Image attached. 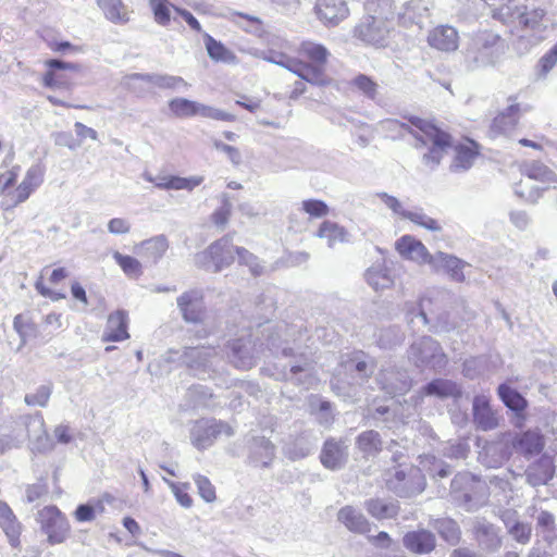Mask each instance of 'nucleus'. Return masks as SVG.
Returning a JSON list of instances; mask_svg holds the SVG:
<instances>
[{
  "instance_id": "35",
  "label": "nucleus",
  "mask_w": 557,
  "mask_h": 557,
  "mask_svg": "<svg viewBox=\"0 0 557 557\" xmlns=\"http://www.w3.org/2000/svg\"><path fill=\"white\" fill-rule=\"evenodd\" d=\"M431 297H422L418 302L407 301L404 305V312L409 325L414 324L416 319H419L422 325H428L433 321L429 315L431 307L433 306Z\"/></svg>"
},
{
  "instance_id": "41",
  "label": "nucleus",
  "mask_w": 557,
  "mask_h": 557,
  "mask_svg": "<svg viewBox=\"0 0 557 557\" xmlns=\"http://www.w3.org/2000/svg\"><path fill=\"white\" fill-rule=\"evenodd\" d=\"M315 236L325 239L330 248L338 243L348 242V232L336 222L323 221L315 233Z\"/></svg>"
},
{
  "instance_id": "9",
  "label": "nucleus",
  "mask_w": 557,
  "mask_h": 557,
  "mask_svg": "<svg viewBox=\"0 0 557 557\" xmlns=\"http://www.w3.org/2000/svg\"><path fill=\"white\" fill-rule=\"evenodd\" d=\"M168 106L172 115L178 119H187L199 115L216 121H235L234 114L186 98H174L169 101Z\"/></svg>"
},
{
  "instance_id": "1",
  "label": "nucleus",
  "mask_w": 557,
  "mask_h": 557,
  "mask_svg": "<svg viewBox=\"0 0 557 557\" xmlns=\"http://www.w3.org/2000/svg\"><path fill=\"white\" fill-rule=\"evenodd\" d=\"M410 125L395 119H387L380 122V127L392 138L403 137L411 134L416 140V147H426L429 150L422 156L423 164L434 170L450 146V136L420 117H410Z\"/></svg>"
},
{
  "instance_id": "16",
  "label": "nucleus",
  "mask_w": 557,
  "mask_h": 557,
  "mask_svg": "<svg viewBox=\"0 0 557 557\" xmlns=\"http://www.w3.org/2000/svg\"><path fill=\"white\" fill-rule=\"evenodd\" d=\"M255 55L290 71L292 73L299 76L302 81L317 82L319 78L318 72L313 71L311 67L305 66L302 61L292 58L286 53L269 50L255 53Z\"/></svg>"
},
{
  "instance_id": "20",
  "label": "nucleus",
  "mask_w": 557,
  "mask_h": 557,
  "mask_svg": "<svg viewBox=\"0 0 557 557\" xmlns=\"http://www.w3.org/2000/svg\"><path fill=\"white\" fill-rule=\"evenodd\" d=\"M508 101V107L492 121L490 127V134L492 137H496L498 135H508L516 128L518 124L522 109L515 99L509 98Z\"/></svg>"
},
{
  "instance_id": "42",
  "label": "nucleus",
  "mask_w": 557,
  "mask_h": 557,
  "mask_svg": "<svg viewBox=\"0 0 557 557\" xmlns=\"http://www.w3.org/2000/svg\"><path fill=\"white\" fill-rule=\"evenodd\" d=\"M205 45L208 55L215 62L226 64H237L238 60L235 53L225 47L221 41L215 40L209 34H205Z\"/></svg>"
},
{
  "instance_id": "37",
  "label": "nucleus",
  "mask_w": 557,
  "mask_h": 557,
  "mask_svg": "<svg viewBox=\"0 0 557 557\" xmlns=\"http://www.w3.org/2000/svg\"><path fill=\"white\" fill-rule=\"evenodd\" d=\"M364 508L370 516L377 520L392 519L398 515L397 502L371 498L364 502Z\"/></svg>"
},
{
  "instance_id": "57",
  "label": "nucleus",
  "mask_w": 557,
  "mask_h": 557,
  "mask_svg": "<svg viewBox=\"0 0 557 557\" xmlns=\"http://www.w3.org/2000/svg\"><path fill=\"white\" fill-rule=\"evenodd\" d=\"M350 85L369 99L374 100L377 96V84L364 74L354 77Z\"/></svg>"
},
{
  "instance_id": "15",
  "label": "nucleus",
  "mask_w": 557,
  "mask_h": 557,
  "mask_svg": "<svg viewBox=\"0 0 557 557\" xmlns=\"http://www.w3.org/2000/svg\"><path fill=\"white\" fill-rule=\"evenodd\" d=\"M392 22L369 14L356 28V35L361 40L374 45L384 46L392 30Z\"/></svg>"
},
{
  "instance_id": "50",
  "label": "nucleus",
  "mask_w": 557,
  "mask_h": 557,
  "mask_svg": "<svg viewBox=\"0 0 557 557\" xmlns=\"http://www.w3.org/2000/svg\"><path fill=\"white\" fill-rule=\"evenodd\" d=\"M498 395L511 410L521 411L527 407V400L516 389L506 384L499 385Z\"/></svg>"
},
{
  "instance_id": "33",
  "label": "nucleus",
  "mask_w": 557,
  "mask_h": 557,
  "mask_svg": "<svg viewBox=\"0 0 557 557\" xmlns=\"http://www.w3.org/2000/svg\"><path fill=\"white\" fill-rule=\"evenodd\" d=\"M26 429L29 440L34 442V449L45 451L52 448V443L45 430V421L41 414L27 417Z\"/></svg>"
},
{
  "instance_id": "24",
  "label": "nucleus",
  "mask_w": 557,
  "mask_h": 557,
  "mask_svg": "<svg viewBox=\"0 0 557 557\" xmlns=\"http://www.w3.org/2000/svg\"><path fill=\"white\" fill-rule=\"evenodd\" d=\"M144 81L159 89L182 90L187 89L189 84L181 76L170 74H139L134 73L126 76L127 84L133 81Z\"/></svg>"
},
{
  "instance_id": "27",
  "label": "nucleus",
  "mask_w": 557,
  "mask_h": 557,
  "mask_svg": "<svg viewBox=\"0 0 557 557\" xmlns=\"http://www.w3.org/2000/svg\"><path fill=\"white\" fill-rule=\"evenodd\" d=\"M128 313L125 310H116L108 317L107 325L102 334V342H122L129 338Z\"/></svg>"
},
{
  "instance_id": "60",
  "label": "nucleus",
  "mask_w": 557,
  "mask_h": 557,
  "mask_svg": "<svg viewBox=\"0 0 557 557\" xmlns=\"http://www.w3.org/2000/svg\"><path fill=\"white\" fill-rule=\"evenodd\" d=\"M194 481L198 488V494L205 502L212 503L215 500V488L207 476L195 474Z\"/></svg>"
},
{
  "instance_id": "10",
  "label": "nucleus",
  "mask_w": 557,
  "mask_h": 557,
  "mask_svg": "<svg viewBox=\"0 0 557 557\" xmlns=\"http://www.w3.org/2000/svg\"><path fill=\"white\" fill-rule=\"evenodd\" d=\"M37 520L41 531L47 535L49 544H61L69 537L70 523L57 506L44 507L38 511Z\"/></svg>"
},
{
  "instance_id": "31",
  "label": "nucleus",
  "mask_w": 557,
  "mask_h": 557,
  "mask_svg": "<svg viewBox=\"0 0 557 557\" xmlns=\"http://www.w3.org/2000/svg\"><path fill=\"white\" fill-rule=\"evenodd\" d=\"M466 263L459 258L448 255L445 252H437L432 257L430 267L434 271H445L456 282L465 281V274L462 272Z\"/></svg>"
},
{
  "instance_id": "38",
  "label": "nucleus",
  "mask_w": 557,
  "mask_h": 557,
  "mask_svg": "<svg viewBox=\"0 0 557 557\" xmlns=\"http://www.w3.org/2000/svg\"><path fill=\"white\" fill-rule=\"evenodd\" d=\"M320 459L325 468L334 470L345 462L346 451L341 443L329 440L324 444Z\"/></svg>"
},
{
  "instance_id": "7",
  "label": "nucleus",
  "mask_w": 557,
  "mask_h": 557,
  "mask_svg": "<svg viewBox=\"0 0 557 557\" xmlns=\"http://www.w3.org/2000/svg\"><path fill=\"white\" fill-rule=\"evenodd\" d=\"M386 486L399 497H412L422 493L426 482L422 470L407 466L394 469L386 478Z\"/></svg>"
},
{
  "instance_id": "46",
  "label": "nucleus",
  "mask_w": 557,
  "mask_h": 557,
  "mask_svg": "<svg viewBox=\"0 0 557 557\" xmlns=\"http://www.w3.org/2000/svg\"><path fill=\"white\" fill-rule=\"evenodd\" d=\"M474 532L481 545L488 549H495L500 546V539L497 529L485 521L476 522Z\"/></svg>"
},
{
  "instance_id": "26",
  "label": "nucleus",
  "mask_w": 557,
  "mask_h": 557,
  "mask_svg": "<svg viewBox=\"0 0 557 557\" xmlns=\"http://www.w3.org/2000/svg\"><path fill=\"white\" fill-rule=\"evenodd\" d=\"M428 42L440 51H455L459 45L458 32L453 26L440 25L429 33Z\"/></svg>"
},
{
  "instance_id": "6",
  "label": "nucleus",
  "mask_w": 557,
  "mask_h": 557,
  "mask_svg": "<svg viewBox=\"0 0 557 557\" xmlns=\"http://www.w3.org/2000/svg\"><path fill=\"white\" fill-rule=\"evenodd\" d=\"M408 359L421 370H441L447 364L442 346L430 336H422L410 345Z\"/></svg>"
},
{
  "instance_id": "23",
  "label": "nucleus",
  "mask_w": 557,
  "mask_h": 557,
  "mask_svg": "<svg viewBox=\"0 0 557 557\" xmlns=\"http://www.w3.org/2000/svg\"><path fill=\"white\" fill-rule=\"evenodd\" d=\"M318 18L329 26H335L348 16V8L344 0H317Z\"/></svg>"
},
{
  "instance_id": "32",
  "label": "nucleus",
  "mask_w": 557,
  "mask_h": 557,
  "mask_svg": "<svg viewBox=\"0 0 557 557\" xmlns=\"http://www.w3.org/2000/svg\"><path fill=\"white\" fill-rule=\"evenodd\" d=\"M169 248L168 239L164 235L154 236L141 242L135 247V253L141 257L147 263L156 264Z\"/></svg>"
},
{
  "instance_id": "17",
  "label": "nucleus",
  "mask_w": 557,
  "mask_h": 557,
  "mask_svg": "<svg viewBox=\"0 0 557 557\" xmlns=\"http://www.w3.org/2000/svg\"><path fill=\"white\" fill-rule=\"evenodd\" d=\"M143 178L146 182L154 184V186L162 190H187L191 191L203 182V176L195 175L189 177H182L177 175H158L153 176L149 172L143 173Z\"/></svg>"
},
{
  "instance_id": "54",
  "label": "nucleus",
  "mask_w": 557,
  "mask_h": 557,
  "mask_svg": "<svg viewBox=\"0 0 557 557\" xmlns=\"http://www.w3.org/2000/svg\"><path fill=\"white\" fill-rule=\"evenodd\" d=\"M113 259L121 267L123 272L129 277H138L143 273L140 262L131 256L122 255L119 251L113 253Z\"/></svg>"
},
{
  "instance_id": "52",
  "label": "nucleus",
  "mask_w": 557,
  "mask_h": 557,
  "mask_svg": "<svg viewBox=\"0 0 557 557\" xmlns=\"http://www.w3.org/2000/svg\"><path fill=\"white\" fill-rule=\"evenodd\" d=\"M357 445L362 453L367 455H373L381 450L382 441L380 438V434L376 431L370 430L362 432L358 436Z\"/></svg>"
},
{
  "instance_id": "48",
  "label": "nucleus",
  "mask_w": 557,
  "mask_h": 557,
  "mask_svg": "<svg viewBox=\"0 0 557 557\" xmlns=\"http://www.w3.org/2000/svg\"><path fill=\"white\" fill-rule=\"evenodd\" d=\"M395 2L396 0H367L364 9L368 14L392 22L395 16Z\"/></svg>"
},
{
  "instance_id": "29",
  "label": "nucleus",
  "mask_w": 557,
  "mask_h": 557,
  "mask_svg": "<svg viewBox=\"0 0 557 557\" xmlns=\"http://www.w3.org/2000/svg\"><path fill=\"white\" fill-rule=\"evenodd\" d=\"M337 521L356 534H367L371 530V523L366 516L350 505H346L338 510Z\"/></svg>"
},
{
  "instance_id": "39",
  "label": "nucleus",
  "mask_w": 557,
  "mask_h": 557,
  "mask_svg": "<svg viewBox=\"0 0 557 557\" xmlns=\"http://www.w3.org/2000/svg\"><path fill=\"white\" fill-rule=\"evenodd\" d=\"M423 393L428 396H436L440 398L459 397L461 396V388L454 381L436 379L423 387Z\"/></svg>"
},
{
  "instance_id": "18",
  "label": "nucleus",
  "mask_w": 557,
  "mask_h": 557,
  "mask_svg": "<svg viewBox=\"0 0 557 557\" xmlns=\"http://www.w3.org/2000/svg\"><path fill=\"white\" fill-rule=\"evenodd\" d=\"M376 382L380 388L391 396L403 395L411 387V380L407 372L395 368L381 370Z\"/></svg>"
},
{
  "instance_id": "49",
  "label": "nucleus",
  "mask_w": 557,
  "mask_h": 557,
  "mask_svg": "<svg viewBox=\"0 0 557 557\" xmlns=\"http://www.w3.org/2000/svg\"><path fill=\"white\" fill-rule=\"evenodd\" d=\"M312 448L313 445L308 438L299 437L284 447V454L288 459L296 461L309 456Z\"/></svg>"
},
{
  "instance_id": "11",
  "label": "nucleus",
  "mask_w": 557,
  "mask_h": 557,
  "mask_svg": "<svg viewBox=\"0 0 557 557\" xmlns=\"http://www.w3.org/2000/svg\"><path fill=\"white\" fill-rule=\"evenodd\" d=\"M221 435L231 437L234 435V430L230 424L215 419L197 420L190 428L191 444L199 450L212 446Z\"/></svg>"
},
{
  "instance_id": "14",
  "label": "nucleus",
  "mask_w": 557,
  "mask_h": 557,
  "mask_svg": "<svg viewBox=\"0 0 557 557\" xmlns=\"http://www.w3.org/2000/svg\"><path fill=\"white\" fill-rule=\"evenodd\" d=\"M298 53L308 59L310 63L304 62L302 64L305 66L311 67L313 71L318 72L319 78L317 82H309L313 85H325L329 83V78L325 75V64L327 62V59L330 57V51L326 47H324L321 44L311 41V40H304L300 42L298 47Z\"/></svg>"
},
{
  "instance_id": "36",
  "label": "nucleus",
  "mask_w": 557,
  "mask_h": 557,
  "mask_svg": "<svg viewBox=\"0 0 557 557\" xmlns=\"http://www.w3.org/2000/svg\"><path fill=\"white\" fill-rule=\"evenodd\" d=\"M428 8L422 0L406 2L397 13L398 23L404 27L420 25Z\"/></svg>"
},
{
  "instance_id": "3",
  "label": "nucleus",
  "mask_w": 557,
  "mask_h": 557,
  "mask_svg": "<svg viewBox=\"0 0 557 557\" xmlns=\"http://www.w3.org/2000/svg\"><path fill=\"white\" fill-rule=\"evenodd\" d=\"M504 53V44L499 35L481 32L473 35L465 50V66L468 71H476L493 66Z\"/></svg>"
},
{
  "instance_id": "55",
  "label": "nucleus",
  "mask_w": 557,
  "mask_h": 557,
  "mask_svg": "<svg viewBox=\"0 0 557 557\" xmlns=\"http://www.w3.org/2000/svg\"><path fill=\"white\" fill-rule=\"evenodd\" d=\"M434 528L448 543L455 545L460 539V530L457 523L450 519H442L435 522Z\"/></svg>"
},
{
  "instance_id": "28",
  "label": "nucleus",
  "mask_w": 557,
  "mask_h": 557,
  "mask_svg": "<svg viewBox=\"0 0 557 557\" xmlns=\"http://www.w3.org/2000/svg\"><path fill=\"white\" fill-rule=\"evenodd\" d=\"M403 544L409 552L417 555L431 553L436 546L435 535L428 530L420 529L405 534Z\"/></svg>"
},
{
  "instance_id": "40",
  "label": "nucleus",
  "mask_w": 557,
  "mask_h": 557,
  "mask_svg": "<svg viewBox=\"0 0 557 557\" xmlns=\"http://www.w3.org/2000/svg\"><path fill=\"white\" fill-rule=\"evenodd\" d=\"M0 527L4 531L12 546L18 543L21 525L11 508L0 500Z\"/></svg>"
},
{
  "instance_id": "58",
  "label": "nucleus",
  "mask_w": 557,
  "mask_h": 557,
  "mask_svg": "<svg viewBox=\"0 0 557 557\" xmlns=\"http://www.w3.org/2000/svg\"><path fill=\"white\" fill-rule=\"evenodd\" d=\"M511 512L506 513L505 523L509 531V533L520 543H525L530 539L531 528L529 524L520 523L516 520H512L509 516Z\"/></svg>"
},
{
  "instance_id": "34",
  "label": "nucleus",
  "mask_w": 557,
  "mask_h": 557,
  "mask_svg": "<svg viewBox=\"0 0 557 557\" xmlns=\"http://www.w3.org/2000/svg\"><path fill=\"white\" fill-rule=\"evenodd\" d=\"M478 156V145L473 140L456 146L455 157L450 163V171L463 172L469 170Z\"/></svg>"
},
{
  "instance_id": "5",
  "label": "nucleus",
  "mask_w": 557,
  "mask_h": 557,
  "mask_svg": "<svg viewBox=\"0 0 557 557\" xmlns=\"http://www.w3.org/2000/svg\"><path fill=\"white\" fill-rule=\"evenodd\" d=\"M237 256V246L230 235L212 243L206 250L195 256V263L208 271L220 272L230 267Z\"/></svg>"
},
{
  "instance_id": "47",
  "label": "nucleus",
  "mask_w": 557,
  "mask_h": 557,
  "mask_svg": "<svg viewBox=\"0 0 557 557\" xmlns=\"http://www.w3.org/2000/svg\"><path fill=\"white\" fill-rule=\"evenodd\" d=\"M544 445L543 436L535 431L524 432L516 442V447L527 455L539 454L543 449Z\"/></svg>"
},
{
  "instance_id": "2",
  "label": "nucleus",
  "mask_w": 557,
  "mask_h": 557,
  "mask_svg": "<svg viewBox=\"0 0 557 557\" xmlns=\"http://www.w3.org/2000/svg\"><path fill=\"white\" fill-rule=\"evenodd\" d=\"M267 346L268 349L276 356L281 354L283 357L299 358L298 361L289 364L288 370H284L281 373V379L301 385L306 389L317 383L318 380L313 373L312 360L296 342L294 343V347L288 346L287 343L283 345L281 335L272 334L268 337Z\"/></svg>"
},
{
  "instance_id": "62",
  "label": "nucleus",
  "mask_w": 557,
  "mask_h": 557,
  "mask_svg": "<svg viewBox=\"0 0 557 557\" xmlns=\"http://www.w3.org/2000/svg\"><path fill=\"white\" fill-rule=\"evenodd\" d=\"M300 210L308 213L311 218H322L329 213L327 205L317 199L304 200L300 203Z\"/></svg>"
},
{
  "instance_id": "45",
  "label": "nucleus",
  "mask_w": 557,
  "mask_h": 557,
  "mask_svg": "<svg viewBox=\"0 0 557 557\" xmlns=\"http://www.w3.org/2000/svg\"><path fill=\"white\" fill-rule=\"evenodd\" d=\"M523 174L533 181H539L544 184L557 183V174L542 162L533 161L524 165Z\"/></svg>"
},
{
  "instance_id": "8",
  "label": "nucleus",
  "mask_w": 557,
  "mask_h": 557,
  "mask_svg": "<svg viewBox=\"0 0 557 557\" xmlns=\"http://www.w3.org/2000/svg\"><path fill=\"white\" fill-rule=\"evenodd\" d=\"M544 15V10L533 5H504L494 11V18L502 23L531 30L540 27Z\"/></svg>"
},
{
  "instance_id": "22",
  "label": "nucleus",
  "mask_w": 557,
  "mask_h": 557,
  "mask_svg": "<svg viewBox=\"0 0 557 557\" xmlns=\"http://www.w3.org/2000/svg\"><path fill=\"white\" fill-rule=\"evenodd\" d=\"M248 449L249 463L256 468H269L275 457V446L264 436L253 437Z\"/></svg>"
},
{
  "instance_id": "43",
  "label": "nucleus",
  "mask_w": 557,
  "mask_h": 557,
  "mask_svg": "<svg viewBox=\"0 0 557 557\" xmlns=\"http://www.w3.org/2000/svg\"><path fill=\"white\" fill-rule=\"evenodd\" d=\"M107 20L114 24H125L129 21L128 12L122 0H96Z\"/></svg>"
},
{
  "instance_id": "56",
  "label": "nucleus",
  "mask_w": 557,
  "mask_h": 557,
  "mask_svg": "<svg viewBox=\"0 0 557 557\" xmlns=\"http://www.w3.org/2000/svg\"><path fill=\"white\" fill-rule=\"evenodd\" d=\"M435 304L431 307V311L429 313L430 317L433 318V321L429 323L430 331L435 333L449 332L455 329V324L449 320V313L447 312H438L437 308H435Z\"/></svg>"
},
{
  "instance_id": "64",
  "label": "nucleus",
  "mask_w": 557,
  "mask_h": 557,
  "mask_svg": "<svg viewBox=\"0 0 557 557\" xmlns=\"http://www.w3.org/2000/svg\"><path fill=\"white\" fill-rule=\"evenodd\" d=\"M51 395V387L48 385L39 386L35 393L25 395V403L28 406L45 407Z\"/></svg>"
},
{
  "instance_id": "61",
  "label": "nucleus",
  "mask_w": 557,
  "mask_h": 557,
  "mask_svg": "<svg viewBox=\"0 0 557 557\" xmlns=\"http://www.w3.org/2000/svg\"><path fill=\"white\" fill-rule=\"evenodd\" d=\"M554 474V470L549 462L543 466L541 473H537L536 468H530L527 471V480L532 486L546 484Z\"/></svg>"
},
{
  "instance_id": "21",
  "label": "nucleus",
  "mask_w": 557,
  "mask_h": 557,
  "mask_svg": "<svg viewBox=\"0 0 557 557\" xmlns=\"http://www.w3.org/2000/svg\"><path fill=\"white\" fill-rule=\"evenodd\" d=\"M203 295L200 289H190L177 298L183 319L187 322L197 323L203 318Z\"/></svg>"
},
{
  "instance_id": "25",
  "label": "nucleus",
  "mask_w": 557,
  "mask_h": 557,
  "mask_svg": "<svg viewBox=\"0 0 557 557\" xmlns=\"http://www.w3.org/2000/svg\"><path fill=\"white\" fill-rule=\"evenodd\" d=\"M473 421L475 425L483 430L488 431L497 428L498 418L495 411L490 406V397L486 395H478L472 404Z\"/></svg>"
},
{
  "instance_id": "44",
  "label": "nucleus",
  "mask_w": 557,
  "mask_h": 557,
  "mask_svg": "<svg viewBox=\"0 0 557 557\" xmlns=\"http://www.w3.org/2000/svg\"><path fill=\"white\" fill-rule=\"evenodd\" d=\"M368 284L375 290L385 289L393 285V277L383 263H375L364 274Z\"/></svg>"
},
{
  "instance_id": "19",
  "label": "nucleus",
  "mask_w": 557,
  "mask_h": 557,
  "mask_svg": "<svg viewBox=\"0 0 557 557\" xmlns=\"http://www.w3.org/2000/svg\"><path fill=\"white\" fill-rule=\"evenodd\" d=\"M395 248L398 253L410 261H413L418 264H429L431 263L432 257L428 250V248L422 244V242L418 240L411 235H404L395 243Z\"/></svg>"
},
{
  "instance_id": "30",
  "label": "nucleus",
  "mask_w": 557,
  "mask_h": 557,
  "mask_svg": "<svg viewBox=\"0 0 557 557\" xmlns=\"http://www.w3.org/2000/svg\"><path fill=\"white\" fill-rule=\"evenodd\" d=\"M44 175L45 168L42 164L37 163L32 165L27 170L24 180L14 191V205L25 201L30 194L41 185L44 182Z\"/></svg>"
},
{
  "instance_id": "51",
  "label": "nucleus",
  "mask_w": 557,
  "mask_h": 557,
  "mask_svg": "<svg viewBox=\"0 0 557 557\" xmlns=\"http://www.w3.org/2000/svg\"><path fill=\"white\" fill-rule=\"evenodd\" d=\"M149 8L158 25L168 26L171 22V9L176 8L169 0H149Z\"/></svg>"
},
{
  "instance_id": "4",
  "label": "nucleus",
  "mask_w": 557,
  "mask_h": 557,
  "mask_svg": "<svg viewBox=\"0 0 557 557\" xmlns=\"http://www.w3.org/2000/svg\"><path fill=\"white\" fill-rule=\"evenodd\" d=\"M344 368L352 374L354 383L334 377L331 381V386L345 400H352L357 395V385L362 384L373 374L376 364L371 358L363 359L360 356H355L344 363Z\"/></svg>"
},
{
  "instance_id": "13",
  "label": "nucleus",
  "mask_w": 557,
  "mask_h": 557,
  "mask_svg": "<svg viewBox=\"0 0 557 557\" xmlns=\"http://www.w3.org/2000/svg\"><path fill=\"white\" fill-rule=\"evenodd\" d=\"M227 358L237 369L249 370L256 366L257 360L263 354L251 341L249 332H244L238 338L228 343Z\"/></svg>"
},
{
  "instance_id": "63",
  "label": "nucleus",
  "mask_w": 557,
  "mask_h": 557,
  "mask_svg": "<svg viewBox=\"0 0 557 557\" xmlns=\"http://www.w3.org/2000/svg\"><path fill=\"white\" fill-rule=\"evenodd\" d=\"M376 197L381 200L382 203H384L386 208L393 212L394 215L405 220L408 210L404 208L401 201L398 198L388 195L387 193H379Z\"/></svg>"
},
{
  "instance_id": "53",
  "label": "nucleus",
  "mask_w": 557,
  "mask_h": 557,
  "mask_svg": "<svg viewBox=\"0 0 557 557\" xmlns=\"http://www.w3.org/2000/svg\"><path fill=\"white\" fill-rule=\"evenodd\" d=\"M405 220H409L412 223L432 232H440L442 230L438 221L425 214L420 208L416 210H408Z\"/></svg>"
},
{
  "instance_id": "12",
  "label": "nucleus",
  "mask_w": 557,
  "mask_h": 557,
  "mask_svg": "<svg viewBox=\"0 0 557 557\" xmlns=\"http://www.w3.org/2000/svg\"><path fill=\"white\" fill-rule=\"evenodd\" d=\"M216 357V350L212 347H186L184 350H169L168 362L184 364L196 373L206 372Z\"/></svg>"
},
{
  "instance_id": "59",
  "label": "nucleus",
  "mask_w": 557,
  "mask_h": 557,
  "mask_svg": "<svg viewBox=\"0 0 557 557\" xmlns=\"http://www.w3.org/2000/svg\"><path fill=\"white\" fill-rule=\"evenodd\" d=\"M237 259L238 263L248 267L253 275H260L263 272V267L260 264L258 257L246 248L237 246Z\"/></svg>"
}]
</instances>
